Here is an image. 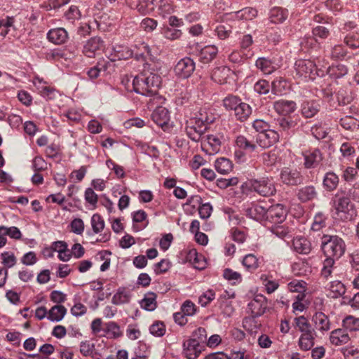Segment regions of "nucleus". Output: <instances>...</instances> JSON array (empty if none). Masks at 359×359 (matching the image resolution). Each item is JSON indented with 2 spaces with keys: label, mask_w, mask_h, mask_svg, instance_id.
I'll return each mask as SVG.
<instances>
[{
  "label": "nucleus",
  "mask_w": 359,
  "mask_h": 359,
  "mask_svg": "<svg viewBox=\"0 0 359 359\" xmlns=\"http://www.w3.org/2000/svg\"><path fill=\"white\" fill-rule=\"evenodd\" d=\"M340 123L341 126L346 130H353L358 126L357 123V118H353L351 116L341 118Z\"/></svg>",
  "instance_id": "obj_63"
},
{
  "label": "nucleus",
  "mask_w": 359,
  "mask_h": 359,
  "mask_svg": "<svg viewBox=\"0 0 359 359\" xmlns=\"http://www.w3.org/2000/svg\"><path fill=\"white\" fill-rule=\"evenodd\" d=\"M286 216V210L280 204L271 206L268 208L266 220L272 223H279L283 221Z\"/></svg>",
  "instance_id": "obj_16"
},
{
  "label": "nucleus",
  "mask_w": 359,
  "mask_h": 359,
  "mask_svg": "<svg viewBox=\"0 0 359 359\" xmlns=\"http://www.w3.org/2000/svg\"><path fill=\"white\" fill-rule=\"evenodd\" d=\"M321 246L326 257L340 258L345 252L344 241L337 236L324 235L321 238Z\"/></svg>",
  "instance_id": "obj_2"
},
{
  "label": "nucleus",
  "mask_w": 359,
  "mask_h": 359,
  "mask_svg": "<svg viewBox=\"0 0 359 359\" xmlns=\"http://www.w3.org/2000/svg\"><path fill=\"white\" fill-rule=\"evenodd\" d=\"M294 250L300 254H309L311 250V244L309 240L302 236H297L292 241Z\"/></svg>",
  "instance_id": "obj_21"
},
{
  "label": "nucleus",
  "mask_w": 359,
  "mask_h": 359,
  "mask_svg": "<svg viewBox=\"0 0 359 359\" xmlns=\"http://www.w3.org/2000/svg\"><path fill=\"white\" fill-rule=\"evenodd\" d=\"M130 299V292L123 287L119 288L111 299V302L115 305L127 304Z\"/></svg>",
  "instance_id": "obj_35"
},
{
  "label": "nucleus",
  "mask_w": 359,
  "mask_h": 359,
  "mask_svg": "<svg viewBox=\"0 0 359 359\" xmlns=\"http://www.w3.org/2000/svg\"><path fill=\"white\" fill-rule=\"evenodd\" d=\"M195 69V62L190 57L181 59L175 67L176 76L182 79L189 77Z\"/></svg>",
  "instance_id": "obj_8"
},
{
  "label": "nucleus",
  "mask_w": 359,
  "mask_h": 359,
  "mask_svg": "<svg viewBox=\"0 0 359 359\" xmlns=\"http://www.w3.org/2000/svg\"><path fill=\"white\" fill-rule=\"evenodd\" d=\"M104 48V42L100 37H92L83 45V53L88 57H95L101 54Z\"/></svg>",
  "instance_id": "obj_6"
},
{
  "label": "nucleus",
  "mask_w": 359,
  "mask_h": 359,
  "mask_svg": "<svg viewBox=\"0 0 359 359\" xmlns=\"http://www.w3.org/2000/svg\"><path fill=\"white\" fill-rule=\"evenodd\" d=\"M206 130V128L201 126L198 123L196 122L194 119L190 118L187 122L186 132L187 135L193 141L198 142L201 141L203 137V133Z\"/></svg>",
  "instance_id": "obj_12"
},
{
  "label": "nucleus",
  "mask_w": 359,
  "mask_h": 359,
  "mask_svg": "<svg viewBox=\"0 0 359 359\" xmlns=\"http://www.w3.org/2000/svg\"><path fill=\"white\" fill-rule=\"evenodd\" d=\"M67 313V309L62 305L53 306L49 311L48 319L52 322H59Z\"/></svg>",
  "instance_id": "obj_28"
},
{
  "label": "nucleus",
  "mask_w": 359,
  "mask_h": 359,
  "mask_svg": "<svg viewBox=\"0 0 359 359\" xmlns=\"http://www.w3.org/2000/svg\"><path fill=\"white\" fill-rule=\"evenodd\" d=\"M334 214L341 220H350L355 215L353 205L348 197L336 196L334 200Z\"/></svg>",
  "instance_id": "obj_4"
},
{
  "label": "nucleus",
  "mask_w": 359,
  "mask_h": 359,
  "mask_svg": "<svg viewBox=\"0 0 359 359\" xmlns=\"http://www.w3.org/2000/svg\"><path fill=\"white\" fill-rule=\"evenodd\" d=\"M295 324L297 328L302 333H306L312 331L309 323L308 322L307 319L304 316L296 318Z\"/></svg>",
  "instance_id": "obj_58"
},
{
  "label": "nucleus",
  "mask_w": 359,
  "mask_h": 359,
  "mask_svg": "<svg viewBox=\"0 0 359 359\" xmlns=\"http://www.w3.org/2000/svg\"><path fill=\"white\" fill-rule=\"evenodd\" d=\"M327 73L334 78H339L347 74V69L342 65L332 67L329 66L327 69Z\"/></svg>",
  "instance_id": "obj_54"
},
{
  "label": "nucleus",
  "mask_w": 359,
  "mask_h": 359,
  "mask_svg": "<svg viewBox=\"0 0 359 359\" xmlns=\"http://www.w3.org/2000/svg\"><path fill=\"white\" fill-rule=\"evenodd\" d=\"M215 168L218 172L225 175L232 170L233 164L229 159L222 157L215 161Z\"/></svg>",
  "instance_id": "obj_37"
},
{
  "label": "nucleus",
  "mask_w": 359,
  "mask_h": 359,
  "mask_svg": "<svg viewBox=\"0 0 359 359\" xmlns=\"http://www.w3.org/2000/svg\"><path fill=\"white\" fill-rule=\"evenodd\" d=\"M156 294L154 292H148L144 294V298L140 302L141 307L147 311H154L157 306Z\"/></svg>",
  "instance_id": "obj_30"
},
{
  "label": "nucleus",
  "mask_w": 359,
  "mask_h": 359,
  "mask_svg": "<svg viewBox=\"0 0 359 359\" xmlns=\"http://www.w3.org/2000/svg\"><path fill=\"white\" fill-rule=\"evenodd\" d=\"M47 38L55 44H62L67 41L68 34L64 28H55L48 32Z\"/></svg>",
  "instance_id": "obj_19"
},
{
  "label": "nucleus",
  "mask_w": 359,
  "mask_h": 359,
  "mask_svg": "<svg viewBox=\"0 0 359 359\" xmlns=\"http://www.w3.org/2000/svg\"><path fill=\"white\" fill-rule=\"evenodd\" d=\"M217 53L218 49L215 46H206L200 51V60L203 63H208L215 57Z\"/></svg>",
  "instance_id": "obj_26"
},
{
  "label": "nucleus",
  "mask_w": 359,
  "mask_h": 359,
  "mask_svg": "<svg viewBox=\"0 0 359 359\" xmlns=\"http://www.w3.org/2000/svg\"><path fill=\"white\" fill-rule=\"evenodd\" d=\"M271 232L277 237L283 239L291 236L290 229H289V227L286 226L285 224H276L275 226H272Z\"/></svg>",
  "instance_id": "obj_52"
},
{
  "label": "nucleus",
  "mask_w": 359,
  "mask_h": 359,
  "mask_svg": "<svg viewBox=\"0 0 359 359\" xmlns=\"http://www.w3.org/2000/svg\"><path fill=\"white\" fill-rule=\"evenodd\" d=\"M224 278L232 284H238L242 281V276L240 273L231 269H226L223 273Z\"/></svg>",
  "instance_id": "obj_51"
},
{
  "label": "nucleus",
  "mask_w": 359,
  "mask_h": 359,
  "mask_svg": "<svg viewBox=\"0 0 359 359\" xmlns=\"http://www.w3.org/2000/svg\"><path fill=\"white\" fill-rule=\"evenodd\" d=\"M314 333L313 331L302 333L299 339V346L303 351L311 349L314 345Z\"/></svg>",
  "instance_id": "obj_32"
},
{
  "label": "nucleus",
  "mask_w": 359,
  "mask_h": 359,
  "mask_svg": "<svg viewBox=\"0 0 359 359\" xmlns=\"http://www.w3.org/2000/svg\"><path fill=\"white\" fill-rule=\"evenodd\" d=\"M242 263L244 267L250 272L255 271L259 267L258 259L252 254L245 255Z\"/></svg>",
  "instance_id": "obj_46"
},
{
  "label": "nucleus",
  "mask_w": 359,
  "mask_h": 359,
  "mask_svg": "<svg viewBox=\"0 0 359 359\" xmlns=\"http://www.w3.org/2000/svg\"><path fill=\"white\" fill-rule=\"evenodd\" d=\"M250 186L252 190L263 196H273L276 191L273 182L269 177L251 180L250 181Z\"/></svg>",
  "instance_id": "obj_5"
},
{
  "label": "nucleus",
  "mask_w": 359,
  "mask_h": 359,
  "mask_svg": "<svg viewBox=\"0 0 359 359\" xmlns=\"http://www.w3.org/2000/svg\"><path fill=\"white\" fill-rule=\"evenodd\" d=\"M151 118L154 123L166 130L170 121V114L168 110L163 107H158L153 111Z\"/></svg>",
  "instance_id": "obj_13"
},
{
  "label": "nucleus",
  "mask_w": 359,
  "mask_h": 359,
  "mask_svg": "<svg viewBox=\"0 0 359 359\" xmlns=\"http://www.w3.org/2000/svg\"><path fill=\"white\" fill-rule=\"evenodd\" d=\"M296 73L305 80H313L316 76H323L324 71L317 68L316 64L309 60H298L294 64Z\"/></svg>",
  "instance_id": "obj_3"
},
{
  "label": "nucleus",
  "mask_w": 359,
  "mask_h": 359,
  "mask_svg": "<svg viewBox=\"0 0 359 359\" xmlns=\"http://www.w3.org/2000/svg\"><path fill=\"white\" fill-rule=\"evenodd\" d=\"M317 196V192L313 186H306L299 189L297 197L302 202H307L314 199Z\"/></svg>",
  "instance_id": "obj_31"
},
{
  "label": "nucleus",
  "mask_w": 359,
  "mask_h": 359,
  "mask_svg": "<svg viewBox=\"0 0 359 359\" xmlns=\"http://www.w3.org/2000/svg\"><path fill=\"white\" fill-rule=\"evenodd\" d=\"M304 159L306 168H314L322 161V154L318 149L306 151L304 154Z\"/></svg>",
  "instance_id": "obj_23"
},
{
  "label": "nucleus",
  "mask_w": 359,
  "mask_h": 359,
  "mask_svg": "<svg viewBox=\"0 0 359 359\" xmlns=\"http://www.w3.org/2000/svg\"><path fill=\"white\" fill-rule=\"evenodd\" d=\"M241 100L235 95H229L225 97L223 100V104L226 109L236 110Z\"/></svg>",
  "instance_id": "obj_57"
},
{
  "label": "nucleus",
  "mask_w": 359,
  "mask_h": 359,
  "mask_svg": "<svg viewBox=\"0 0 359 359\" xmlns=\"http://www.w3.org/2000/svg\"><path fill=\"white\" fill-rule=\"evenodd\" d=\"M154 9V0H144L137 5V11L142 15H147Z\"/></svg>",
  "instance_id": "obj_50"
},
{
  "label": "nucleus",
  "mask_w": 359,
  "mask_h": 359,
  "mask_svg": "<svg viewBox=\"0 0 359 359\" xmlns=\"http://www.w3.org/2000/svg\"><path fill=\"white\" fill-rule=\"evenodd\" d=\"M114 57L111 58V60H127L133 57V52L132 50L125 46H116L114 48Z\"/></svg>",
  "instance_id": "obj_39"
},
{
  "label": "nucleus",
  "mask_w": 359,
  "mask_h": 359,
  "mask_svg": "<svg viewBox=\"0 0 359 359\" xmlns=\"http://www.w3.org/2000/svg\"><path fill=\"white\" fill-rule=\"evenodd\" d=\"M307 284L304 280H293L287 284V290L291 292H297L298 294H305Z\"/></svg>",
  "instance_id": "obj_41"
},
{
  "label": "nucleus",
  "mask_w": 359,
  "mask_h": 359,
  "mask_svg": "<svg viewBox=\"0 0 359 359\" xmlns=\"http://www.w3.org/2000/svg\"><path fill=\"white\" fill-rule=\"evenodd\" d=\"M336 258L332 257H327V258L323 262V267L322 269V275L325 278H328L332 271V266L334 264V259Z\"/></svg>",
  "instance_id": "obj_60"
},
{
  "label": "nucleus",
  "mask_w": 359,
  "mask_h": 359,
  "mask_svg": "<svg viewBox=\"0 0 359 359\" xmlns=\"http://www.w3.org/2000/svg\"><path fill=\"white\" fill-rule=\"evenodd\" d=\"M2 264L6 268L14 266L17 262V259L14 254L11 252H4L1 254Z\"/></svg>",
  "instance_id": "obj_56"
},
{
  "label": "nucleus",
  "mask_w": 359,
  "mask_h": 359,
  "mask_svg": "<svg viewBox=\"0 0 359 359\" xmlns=\"http://www.w3.org/2000/svg\"><path fill=\"white\" fill-rule=\"evenodd\" d=\"M182 348V355L187 359H196L201 353L200 342L194 338L185 340Z\"/></svg>",
  "instance_id": "obj_9"
},
{
  "label": "nucleus",
  "mask_w": 359,
  "mask_h": 359,
  "mask_svg": "<svg viewBox=\"0 0 359 359\" xmlns=\"http://www.w3.org/2000/svg\"><path fill=\"white\" fill-rule=\"evenodd\" d=\"M257 9L252 7H246L236 11L233 15L238 20H252L257 16Z\"/></svg>",
  "instance_id": "obj_34"
},
{
  "label": "nucleus",
  "mask_w": 359,
  "mask_h": 359,
  "mask_svg": "<svg viewBox=\"0 0 359 359\" xmlns=\"http://www.w3.org/2000/svg\"><path fill=\"white\" fill-rule=\"evenodd\" d=\"M234 112L237 118L243 121L250 116L252 113V108L248 104L241 102L236 108Z\"/></svg>",
  "instance_id": "obj_40"
},
{
  "label": "nucleus",
  "mask_w": 359,
  "mask_h": 359,
  "mask_svg": "<svg viewBox=\"0 0 359 359\" xmlns=\"http://www.w3.org/2000/svg\"><path fill=\"white\" fill-rule=\"evenodd\" d=\"M273 107L277 113L286 116L295 111L296 104L293 101L280 100L274 102Z\"/></svg>",
  "instance_id": "obj_20"
},
{
  "label": "nucleus",
  "mask_w": 359,
  "mask_h": 359,
  "mask_svg": "<svg viewBox=\"0 0 359 359\" xmlns=\"http://www.w3.org/2000/svg\"><path fill=\"white\" fill-rule=\"evenodd\" d=\"M91 226L95 233H100L104 228V222L98 214H94L91 217Z\"/></svg>",
  "instance_id": "obj_55"
},
{
  "label": "nucleus",
  "mask_w": 359,
  "mask_h": 359,
  "mask_svg": "<svg viewBox=\"0 0 359 359\" xmlns=\"http://www.w3.org/2000/svg\"><path fill=\"white\" fill-rule=\"evenodd\" d=\"M268 208L261 203H255L247 210L248 215L257 221L266 220Z\"/></svg>",
  "instance_id": "obj_17"
},
{
  "label": "nucleus",
  "mask_w": 359,
  "mask_h": 359,
  "mask_svg": "<svg viewBox=\"0 0 359 359\" xmlns=\"http://www.w3.org/2000/svg\"><path fill=\"white\" fill-rule=\"evenodd\" d=\"M301 110L304 117L311 118L319 111V104L315 101H304L302 104Z\"/></svg>",
  "instance_id": "obj_29"
},
{
  "label": "nucleus",
  "mask_w": 359,
  "mask_h": 359,
  "mask_svg": "<svg viewBox=\"0 0 359 359\" xmlns=\"http://www.w3.org/2000/svg\"><path fill=\"white\" fill-rule=\"evenodd\" d=\"M161 34L165 39L170 41H175L181 38L182 32L181 29H179L176 27L164 25L161 28Z\"/></svg>",
  "instance_id": "obj_27"
},
{
  "label": "nucleus",
  "mask_w": 359,
  "mask_h": 359,
  "mask_svg": "<svg viewBox=\"0 0 359 359\" xmlns=\"http://www.w3.org/2000/svg\"><path fill=\"white\" fill-rule=\"evenodd\" d=\"M279 140L278 133L273 130H266L257 134L256 142L262 148H267L276 143Z\"/></svg>",
  "instance_id": "obj_10"
},
{
  "label": "nucleus",
  "mask_w": 359,
  "mask_h": 359,
  "mask_svg": "<svg viewBox=\"0 0 359 359\" xmlns=\"http://www.w3.org/2000/svg\"><path fill=\"white\" fill-rule=\"evenodd\" d=\"M351 337L344 329H336L331 332L330 341L332 345L341 346L348 344Z\"/></svg>",
  "instance_id": "obj_18"
},
{
  "label": "nucleus",
  "mask_w": 359,
  "mask_h": 359,
  "mask_svg": "<svg viewBox=\"0 0 359 359\" xmlns=\"http://www.w3.org/2000/svg\"><path fill=\"white\" fill-rule=\"evenodd\" d=\"M248 311L253 316H262L266 309V299L262 294L256 295L248 305Z\"/></svg>",
  "instance_id": "obj_11"
},
{
  "label": "nucleus",
  "mask_w": 359,
  "mask_h": 359,
  "mask_svg": "<svg viewBox=\"0 0 359 359\" xmlns=\"http://www.w3.org/2000/svg\"><path fill=\"white\" fill-rule=\"evenodd\" d=\"M0 233L8 236L11 238L19 240L22 237V233L20 229L16 226L7 227L5 226H0Z\"/></svg>",
  "instance_id": "obj_48"
},
{
  "label": "nucleus",
  "mask_w": 359,
  "mask_h": 359,
  "mask_svg": "<svg viewBox=\"0 0 359 359\" xmlns=\"http://www.w3.org/2000/svg\"><path fill=\"white\" fill-rule=\"evenodd\" d=\"M192 119L207 128L208 125L215 121V115L210 110L203 109Z\"/></svg>",
  "instance_id": "obj_22"
},
{
  "label": "nucleus",
  "mask_w": 359,
  "mask_h": 359,
  "mask_svg": "<svg viewBox=\"0 0 359 359\" xmlns=\"http://www.w3.org/2000/svg\"><path fill=\"white\" fill-rule=\"evenodd\" d=\"M149 331L154 336L162 337L165 332V327L162 322H156L150 326Z\"/></svg>",
  "instance_id": "obj_61"
},
{
  "label": "nucleus",
  "mask_w": 359,
  "mask_h": 359,
  "mask_svg": "<svg viewBox=\"0 0 359 359\" xmlns=\"http://www.w3.org/2000/svg\"><path fill=\"white\" fill-rule=\"evenodd\" d=\"M202 198L198 195L191 196L189 197L184 204V210L187 214L194 215L196 210H198V207L201 205Z\"/></svg>",
  "instance_id": "obj_36"
},
{
  "label": "nucleus",
  "mask_w": 359,
  "mask_h": 359,
  "mask_svg": "<svg viewBox=\"0 0 359 359\" xmlns=\"http://www.w3.org/2000/svg\"><path fill=\"white\" fill-rule=\"evenodd\" d=\"M158 25V22L152 18H144L141 23L140 27L145 32H151L154 31Z\"/></svg>",
  "instance_id": "obj_62"
},
{
  "label": "nucleus",
  "mask_w": 359,
  "mask_h": 359,
  "mask_svg": "<svg viewBox=\"0 0 359 359\" xmlns=\"http://www.w3.org/2000/svg\"><path fill=\"white\" fill-rule=\"evenodd\" d=\"M158 10L161 16L166 18L174 12L175 8L171 0H161Z\"/></svg>",
  "instance_id": "obj_44"
},
{
  "label": "nucleus",
  "mask_w": 359,
  "mask_h": 359,
  "mask_svg": "<svg viewBox=\"0 0 359 359\" xmlns=\"http://www.w3.org/2000/svg\"><path fill=\"white\" fill-rule=\"evenodd\" d=\"M233 74V72L229 67L221 66L213 69L211 78L215 82L224 84L229 82Z\"/></svg>",
  "instance_id": "obj_14"
},
{
  "label": "nucleus",
  "mask_w": 359,
  "mask_h": 359,
  "mask_svg": "<svg viewBox=\"0 0 359 359\" xmlns=\"http://www.w3.org/2000/svg\"><path fill=\"white\" fill-rule=\"evenodd\" d=\"M256 67L259 69L264 74H270L276 69V65L270 60L265 57H260L256 61Z\"/></svg>",
  "instance_id": "obj_38"
},
{
  "label": "nucleus",
  "mask_w": 359,
  "mask_h": 359,
  "mask_svg": "<svg viewBox=\"0 0 359 359\" xmlns=\"http://www.w3.org/2000/svg\"><path fill=\"white\" fill-rule=\"evenodd\" d=\"M187 259L189 262H193L197 269H202L205 266V262H203L202 257L198 256V252L194 249L189 251Z\"/></svg>",
  "instance_id": "obj_49"
},
{
  "label": "nucleus",
  "mask_w": 359,
  "mask_h": 359,
  "mask_svg": "<svg viewBox=\"0 0 359 359\" xmlns=\"http://www.w3.org/2000/svg\"><path fill=\"white\" fill-rule=\"evenodd\" d=\"M339 184L338 176L332 172H330L326 173L323 179V185L329 191L335 189Z\"/></svg>",
  "instance_id": "obj_43"
},
{
  "label": "nucleus",
  "mask_w": 359,
  "mask_h": 359,
  "mask_svg": "<svg viewBox=\"0 0 359 359\" xmlns=\"http://www.w3.org/2000/svg\"><path fill=\"white\" fill-rule=\"evenodd\" d=\"M235 144L239 149L243 150L252 151L256 149V144L247 140V138L243 135H239L236 137Z\"/></svg>",
  "instance_id": "obj_47"
},
{
  "label": "nucleus",
  "mask_w": 359,
  "mask_h": 359,
  "mask_svg": "<svg viewBox=\"0 0 359 359\" xmlns=\"http://www.w3.org/2000/svg\"><path fill=\"white\" fill-rule=\"evenodd\" d=\"M261 279L262 280V284L264 285L266 291L269 294L273 293L279 287V283L278 281L272 280L271 278L266 276H262L261 277Z\"/></svg>",
  "instance_id": "obj_53"
},
{
  "label": "nucleus",
  "mask_w": 359,
  "mask_h": 359,
  "mask_svg": "<svg viewBox=\"0 0 359 359\" xmlns=\"http://www.w3.org/2000/svg\"><path fill=\"white\" fill-rule=\"evenodd\" d=\"M161 83V76L150 72H144L138 74L132 82L133 90L145 96L156 95Z\"/></svg>",
  "instance_id": "obj_1"
},
{
  "label": "nucleus",
  "mask_w": 359,
  "mask_h": 359,
  "mask_svg": "<svg viewBox=\"0 0 359 359\" xmlns=\"http://www.w3.org/2000/svg\"><path fill=\"white\" fill-rule=\"evenodd\" d=\"M287 16V11L280 7L273 8L269 13V20L271 22L274 24L283 22Z\"/></svg>",
  "instance_id": "obj_25"
},
{
  "label": "nucleus",
  "mask_w": 359,
  "mask_h": 359,
  "mask_svg": "<svg viewBox=\"0 0 359 359\" xmlns=\"http://www.w3.org/2000/svg\"><path fill=\"white\" fill-rule=\"evenodd\" d=\"M280 179L284 184L288 185H296L302 182L300 173L297 170H292L288 168L282 170Z\"/></svg>",
  "instance_id": "obj_15"
},
{
  "label": "nucleus",
  "mask_w": 359,
  "mask_h": 359,
  "mask_svg": "<svg viewBox=\"0 0 359 359\" xmlns=\"http://www.w3.org/2000/svg\"><path fill=\"white\" fill-rule=\"evenodd\" d=\"M215 298V292L212 290L204 292L198 298V304L206 306Z\"/></svg>",
  "instance_id": "obj_59"
},
{
  "label": "nucleus",
  "mask_w": 359,
  "mask_h": 359,
  "mask_svg": "<svg viewBox=\"0 0 359 359\" xmlns=\"http://www.w3.org/2000/svg\"><path fill=\"white\" fill-rule=\"evenodd\" d=\"M202 149L210 155L219 151L222 144L221 136L219 135H207L201 138Z\"/></svg>",
  "instance_id": "obj_7"
},
{
  "label": "nucleus",
  "mask_w": 359,
  "mask_h": 359,
  "mask_svg": "<svg viewBox=\"0 0 359 359\" xmlns=\"http://www.w3.org/2000/svg\"><path fill=\"white\" fill-rule=\"evenodd\" d=\"M346 292L345 285L339 280H334L330 283L328 296L332 298H339Z\"/></svg>",
  "instance_id": "obj_33"
},
{
  "label": "nucleus",
  "mask_w": 359,
  "mask_h": 359,
  "mask_svg": "<svg viewBox=\"0 0 359 359\" xmlns=\"http://www.w3.org/2000/svg\"><path fill=\"white\" fill-rule=\"evenodd\" d=\"M313 320L316 328L322 332H327L330 329L329 319L322 312L316 313L313 317Z\"/></svg>",
  "instance_id": "obj_24"
},
{
  "label": "nucleus",
  "mask_w": 359,
  "mask_h": 359,
  "mask_svg": "<svg viewBox=\"0 0 359 359\" xmlns=\"http://www.w3.org/2000/svg\"><path fill=\"white\" fill-rule=\"evenodd\" d=\"M105 332L108 338L110 339H117L123 334L119 325L114 321L106 324Z\"/></svg>",
  "instance_id": "obj_42"
},
{
  "label": "nucleus",
  "mask_w": 359,
  "mask_h": 359,
  "mask_svg": "<svg viewBox=\"0 0 359 359\" xmlns=\"http://www.w3.org/2000/svg\"><path fill=\"white\" fill-rule=\"evenodd\" d=\"M343 327L346 331L356 332L359 330V318L348 316L343 320Z\"/></svg>",
  "instance_id": "obj_45"
},
{
  "label": "nucleus",
  "mask_w": 359,
  "mask_h": 359,
  "mask_svg": "<svg viewBox=\"0 0 359 359\" xmlns=\"http://www.w3.org/2000/svg\"><path fill=\"white\" fill-rule=\"evenodd\" d=\"M229 359H249L250 356L247 354L245 348H233L229 355Z\"/></svg>",
  "instance_id": "obj_64"
}]
</instances>
